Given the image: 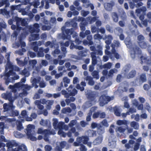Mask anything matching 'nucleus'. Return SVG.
Masks as SVG:
<instances>
[{
    "mask_svg": "<svg viewBox=\"0 0 151 151\" xmlns=\"http://www.w3.org/2000/svg\"><path fill=\"white\" fill-rule=\"evenodd\" d=\"M114 44L112 45V52L113 54L115 56V58L117 59H118L119 58V55L118 54L116 53L115 51V47H117L119 45V43L118 41H115L114 42Z\"/></svg>",
    "mask_w": 151,
    "mask_h": 151,
    "instance_id": "ddd939ff",
    "label": "nucleus"
},
{
    "mask_svg": "<svg viewBox=\"0 0 151 151\" xmlns=\"http://www.w3.org/2000/svg\"><path fill=\"white\" fill-rule=\"evenodd\" d=\"M39 27L40 26L38 24H34L33 27H31L29 31L31 32H38L39 31Z\"/></svg>",
    "mask_w": 151,
    "mask_h": 151,
    "instance_id": "6ab92c4d",
    "label": "nucleus"
},
{
    "mask_svg": "<svg viewBox=\"0 0 151 151\" xmlns=\"http://www.w3.org/2000/svg\"><path fill=\"white\" fill-rule=\"evenodd\" d=\"M75 100V98L73 97H70V99H66L65 100V101L67 103V104L68 105V104H69L70 101L73 102Z\"/></svg>",
    "mask_w": 151,
    "mask_h": 151,
    "instance_id": "3c124183",
    "label": "nucleus"
},
{
    "mask_svg": "<svg viewBox=\"0 0 151 151\" xmlns=\"http://www.w3.org/2000/svg\"><path fill=\"white\" fill-rule=\"evenodd\" d=\"M109 126V124L107 122V121L106 119H104L101 123L99 127L100 128L102 127H107Z\"/></svg>",
    "mask_w": 151,
    "mask_h": 151,
    "instance_id": "c9c22d12",
    "label": "nucleus"
},
{
    "mask_svg": "<svg viewBox=\"0 0 151 151\" xmlns=\"http://www.w3.org/2000/svg\"><path fill=\"white\" fill-rule=\"evenodd\" d=\"M112 16L113 20L115 22H117L118 21V18L116 14L113 13Z\"/></svg>",
    "mask_w": 151,
    "mask_h": 151,
    "instance_id": "49530a36",
    "label": "nucleus"
},
{
    "mask_svg": "<svg viewBox=\"0 0 151 151\" xmlns=\"http://www.w3.org/2000/svg\"><path fill=\"white\" fill-rule=\"evenodd\" d=\"M119 108L117 106H115L114 108V114L117 116H119L120 115V113L119 111Z\"/></svg>",
    "mask_w": 151,
    "mask_h": 151,
    "instance_id": "4c0bfd02",
    "label": "nucleus"
},
{
    "mask_svg": "<svg viewBox=\"0 0 151 151\" xmlns=\"http://www.w3.org/2000/svg\"><path fill=\"white\" fill-rule=\"evenodd\" d=\"M109 146L111 147L114 148L115 147L116 145V141L114 139V140H111V137L109 138Z\"/></svg>",
    "mask_w": 151,
    "mask_h": 151,
    "instance_id": "cd10ccee",
    "label": "nucleus"
},
{
    "mask_svg": "<svg viewBox=\"0 0 151 151\" xmlns=\"http://www.w3.org/2000/svg\"><path fill=\"white\" fill-rule=\"evenodd\" d=\"M131 127L135 129H138L139 127V125L138 123L135 122H132L130 123Z\"/></svg>",
    "mask_w": 151,
    "mask_h": 151,
    "instance_id": "2f4dec72",
    "label": "nucleus"
},
{
    "mask_svg": "<svg viewBox=\"0 0 151 151\" xmlns=\"http://www.w3.org/2000/svg\"><path fill=\"white\" fill-rule=\"evenodd\" d=\"M76 123V121L72 120L70 122V123L69 124V125L70 127H71L75 125Z\"/></svg>",
    "mask_w": 151,
    "mask_h": 151,
    "instance_id": "69168bd1",
    "label": "nucleus"
},
{
    "mask_svg": "<svg viewBox=\"0 0 151 151\" xmlns=\"http://www.w3.org/2000/svg\"><path fill=\"white\" fill-rule=\"evenodd\" d=\"M99 126L100 125L99 124L94 122L92 123L91 124V127L93 129L95 128H99Z\"/></svg>",
    "mask_w": 151,
    "mask_h": 151,
    "instance_id": "864d4df0",
    "label": "nucleus"
},
{
    "mask_svg": "<svg viewBox=\"0 0 151 151\" xmlns=\"http://www.w3.org/2000/svg\"><path fill=\"white\" fill-rule=\"evenodd\" d=\"M79 144V145H80V150L81 151H87V149L85 147V146L83 145L82 144Z\"/></svg>",
    "mask_w": 151,
    "mask_h": 151,
    "instance_id": "603ef678",
    "label": "nucleus"
},
{
    "mask_svg": "<svg viewBox=\"0 0 151 151\" xmlns=\"http://www.w3.org/2000/svg\"><path fill=\"white\" fill-rule=\"evenodd\" d=\"M73 88V86L70 85L68 88V91L70 92L69 93L70 95L72 96H75L77 93V91L75 88H73L71 91V90Z\"/></svg>",
    "mask_w": 151,
    "mask_h": 151,
    "instance_id": "aec40b11",
    "label": "nucleus"
},
{
    "mask_svg": "<svg viewBox=\"0 0 151 151\" xmlns=\"http://www.w3.org/2000/svg\"><path fill=\"white\" fill-rule=\"evenodd\" d=\"M19 5L17 6H12L11 7V9L12 10H19Z\"/></svg>",
    "mask_w": 151,
    "mask_h": 151,
    "instance_id": "680f3d73",
    "label": "nucleus"
},
{
    "mask_svg": "<svg viewBox=\"0 0 151 151\" xmlns=\"http://www.w3.org/2000/svg\"><path fill=\"white\" fill-rule=\"evenodd\" d=\"M89 13V12L88 11L85 12L84 11H81V14L84 17L86 16Z\"/></svg>",
    "mask_w": 151,
    "mask_h": 151,
    "instance_id": "e2e57ef3",
    "label": "nucleus"
},
{
    "mask_svg": "<svg viewBox=\"0 0 151 151\" xmlns=\"http://www.w3.org/2000/svg\"><path fill=\"white\" fill-rule=\"evenodd\" d=\"M14 136L17 138H20L22 137V135L19 132H16L14 133Z\"/></svg>",
    "mask_w": 151,
    "mask_h": 151,
    "instance_id": "5fc2aeb1",
    "label": "nucleus"
},
{
    "mask_svg": "<svg viewBox=\"0 0 151 151\" xmlns=\"http://www.w3.org/2000/svg\"><path fill=\"white\" fill-rule=\"evenodd\" d=\"M70 111L71 110L69 108H64L62 110V112L63 113H69Z\"/></svg>",
    "mask_w": 151,
    "mask_h": 151,
    "instance_id": "a18cd8bd",
    "label": "nucleus"
},
{
    "mask_svg": "<svg viewBox=\"0 0 151 151\" xmlns=\"http://www.w3.org/2000/svg\"><path fill=\"white\" fill-rule=\"evenodd\" d=\"M74 134V135L77 136L78 135V134L77 132H76L75 129L74 128H72L68 134L67 135L69 137H71L72 135V134Z\"/></svg>",
    "mask_w": 151,
    "mask_h": 151,
    "instance_id": "c756f323",
    "label": "nucleus"
},
{
    "mask_svg": "<svg viewBox=\"0 0 151 151\" xmlns=\"http://www.w3.org/2000/svg\"><path fill=\"white\" fill-rule=\"evenodd\" d=\"M63 81L64 83V86L66 87L68 85L66 84H69L70 82V80L68 79L67 77H65L63 78Z\"/></svg>",
    "mask_w": 151,
    "mask_h": 151,
    "instance_id": "72a5a7b5",
    "label": "nucleus"
},
{
    "mask_svg": "<svg viewBox=\"0 0 151 151\" xmlns=\"http://www.w3.org/2000/svg\"><path fill=\"white\" fill-rule=\"evenodd\" d=\"M40 124L41 125L45 126L50 124V122L48 120H44L42 119L40 122Z\"/></svg>",
    "mask_w": 151,
    "mask_h": 151,
    "instance_id": "bb28decb",
    "label": "nucleus"
},
{
    "mask_svg": "<svg viewBox=\"0 0 151 151\" xmlns=\"http://www.w3.org/2000/svg\"><path fill=\"white\" fill-rule=\"evenodd\" d=\"M98 48H99V50L96 52V53L100 55H101L102 54V47L100 46H99L98 47Z\"/></svg>",
    "mask_w": 151,
    "mask_h": 151,
    "instance_id": "bf43d9fd",
    "label": "nucleus"
},
{
    "mask_svg": "<svg viewBox=\"0 0 151 151\" xmlns=\"http://www.w3.org/2000/svg\"><path fill=\"white\" fill-rule=\"evenodd\" d=\"M11 28L13 30H14L16 29H17V30H19L21 29V27H19L18 25H17V26L16 27V26L15 25H13L11 26Z\"/></svg>",
    "mask_w": 151,
    "mask_h": 151,
    "instance_id": "052dcab7",
    "label": "nucleus"
},
{
    "mask_svg": "<svg viewBox=\"0 0 151 151\" xmlns=\"http://www.w3.org/2000/svg\"><path fill=\"white\" fill-rule=\"evenodd\" d=\"M95 18H94L93 19H91V17H88L87 18V20L84 19L82 17H78V20L79 21H81V23L80 27L82 31H83L85 29V26L88 23L91 24L94 21Z\"/></svg>",
    "mask_w": 151,
    "mask_h": 151,
    "instance_id": "20e7f679",
    "label": "nucleus"
},
{
    "mask_svg": "<svg viewBox=\"0 0 151 151\" xmlns=\"http://www.w3.org/2000/svg\"><path fill=\"white\" fill-rule=\"evenodd\" d=\"M35 127L32 125H28L27 127V138L32 141L36 140L35 137V132L34 131Z\"/></svg>",
    "mask_w": 151,
    "mask_h": 151,
    "instance_id": "39448f33",
    "label": "nucleus"
},
{
    "mask_svg": "<svg viewBox=\"0 0 151 151\" xmlns=\"http://www.w3.org/2000/svg\"><path fill=\"white\" fill-rule=\"evenodd\" d=\"M45 100L44 99H41L40 100H36L35 102V104L37 106V107L40 109H42L43 108V105H41V104H44L46 103Z\"/></svg>",
    "mask_w": 151,
    "mask_h": 151,
    "instance_id": "4468645a",
    "label": "nucleus"
},
{
    "mask_svg": "<svg viewBox=\"0 0 151 151\" xmlns=\"http://www.w3.org/2000/svg\"><path fill=\"white\" fill-rule=\"evenodd\" d=\"M125 43L127 47L130 48L131 55L132 58H134V54H137L140 53V51L137 49L136 47L133 46L132 48L130 46H132V44L130 42V39L129 38H127L125 39Z\"/></svg>",
    "mask_w": 151,
    "mask_h": 151,
    "instance_id": "7ed1b4c3",
    "label": "nucleus"
},
{
    "mask_svg": "<svg viewBox=\"0 0 151 151\" xmlns=\"http://www.w3.org/2000/svg\"><path fill=\"white\" fill-rule=\"evenodd\" d=\"M86 79L87 81H89L88 83L91 86H92L94 84V82L93 81L91 80V78L89 76H87Z\"/></svg>",
    "mask_w": 151,
    "mask_h": 151,
    "instance_id": "c03bdc74",
    "label": "nucleus"
},
{
    "mask_svg": "<svg viewBox=\"0 0 151 151\" xmlns=\"http://www.w3.org/2000/svg\"><path fill=\"white\" fill-rule=\"evenodd\" d=\"M146 80V78L145 75V74H142L140 76L138 80L139 84H141L142 83L145 82ZM138 80H137L138 81Z\"/></svg>",
    "mask_w": 151,
    "mask_h": 151,
    "instance_id": "b1692460",
    "label": "nucleus"
},
{
    "mask_svg": "<svg viewBox=\"0 0 151 151\" xmlns=\"http://www.w3.org/2000/svg\"><path fill=\"white\" fill-rule=\"evenodd\" d=\"M96 108L95 107H92L91 108V112H89L88 114V116L86 117V120L87 121H89L91 120V116L92 114V111H93L94 110H96Z\"/></svg>",
    "mask_w": 151,
    "mask_h": 151,
    "instance_id": "c85d7f7f",
    "label": "nucleus"
},
{
    "mask_svg": "<svg viewBox=\"0 0 151 151\" xmlns=\"http://www.w3.org/2000/svg\"><path fill=\"white\" fill-rule=\"evenodd\" d=\"M114 99L113 96L109 97L105 95H102L99 99L100 105L101 106H103L107 103V101L112 100Z\"/></svg>",
    "mask_w": 151,
    "mask_h": 151,
    "instance_id": "6e6552de",
    "label": "nucleus"
},
{
    "mask_svg": "<svg viewBox=\"0 0 151 151\" xmlns=\"http://www.w3.org/2000/svg\"><path fill=\"white\" fill-rule=\"evenodd\" d=\"M37 133L39 134H42L47 135L49 134V132L46 130H43L42 128H39L37 131Z\"/></svg>",
    "mask_w": 151,
    "mask_h": 151,
    "instance_id": "a878e982",
    "label": "nucleus"
},
{
    "mask_svg": "<svg viewBox=\"0 0 151 151\" xmlns=\"http://www.w3.org/2000/svg\"><path fill=\"white\" fill-rule=\"evenodd\" d=\"M88 138L87 136H82L81 137H78L77 138V142L74 143V145L75 146H78L80 143L82 142L84 144H87L89 147L91 146V143L88 142Z\"/></svg>",
    "mask_w": 151,
    "mask_h": 151,
    "instance_id": "423d86ee",
    "label": "nucleus"
},
{
    "mask_svg": "<svg viewBox=\"0 0 151 151\" xmlns=\"http://www.w3.org/2000/svg\"><path fill=\"white\" fill-rule=\"evenodd\" d=\"M96 101L93 100L91 101L87 102L83 105V107L84 108H87L91 106L92 105L95 104Z\"/></svg>",
    "mask_w": 151,
    "mask_h": 151,
    "instance_id": "4be33fe9",
    "label": "nucleus"
},
{
    "mask_svg": "<svg viewBox=\"0 0 151 151\" xmlns=\"http://www.w3.org/2000/svg\"><path fill=\"white\" fill-rule=\"evenodd\" d=\"M82 2L83 3V5L86 8L87 7L89 6L91 10L94 9V6L93 4H90L89 1L88 0H82Z\"/></svg>",
    "mask_w": 151,
    "mask_h": 151,
    "instance_id": "a211bd4d",
    "label": "nucleus"
},
{
    "mask_svg": "<svg viewBox=\"0 0 151 151\" xmlns=\"http://www.w3.org/2000/svg\"><path fill=\"white\" fill-rule=\"evenodd\" d=\"M125 129L122 127H118L116 129V132L118 131L120 132L123 133L125 131Z\"/></svg>",
    "mask_w": 151,
    "mask_h": 151,
    "instance_id": "a19ab883",
    "label": "nucleus"
},
{
    "mask_svg": "<svg viewBox=\"0 0 151 151\" xmlns=\"http://www.w3.org/2000/svg\"><path fill=\"white\" fill-rule=\"evenodd\" d=\"M139 44L140 46L142 48H145L147 47L146 44L144 42H139Z\"/></svg>",
    "mask_w": 151,
    "mask_h": 151,
    "instance_id": "09e8293b",
    "label": "nucleus"
},
{
    "mask_svg": "<svg viewBox=\"0 0 151 151\" xmlns=\"http://www.w3.org/2000/svg\"><path fill=\"white\" fill-rule=\"evenodd\" d=\"M21 115L22 117L25 119L27 121H31L32 120L31 118L28 117V114L27 112L25 110H23L21 113Z\"/></svg>",
    "mask_w": 151,
    "mask_h": 151,
    "instance_id": "f3484780",
    "label": "nucleus"
},
{
    "mask_svg": "<svg viewBox=\"0 0 151 151\" xmlns=\"http://www.w3.org/2000/svg\"><path fill=\"white\" fill-rule=\"evenodd\" d=\"M38 38V35L37 34H34L32 35L30 37V39L31 40H37Z\"/></svg>",
    "mask_w": 151,
    "mask_h": 151,
    "instance_id": "37998d69",
    "label": "nucleus"
},
{
    "mask_svg": "<svg viewBox=\"0 0 151 151\" xmlns=\"http://www.w3.org/2000/svg\"><path fill=\"white\" fill-rule=\"evenodd\" d=\"M16 19L17 25H19L21 24L22 26H25L27 24V19H22L21 18L17 17Z\"/></svg>",
    "mask_w": 151,
    "mask_h": 151,
    "instance_id": "2eb2a0df",
    "label": "nucleus"
},
{
    "mask_svg": "<svg viewBox=\"0 0 151 151\" xmlns=\"http://www.w3.org/2000/svg\"><path fill=\"white\" fill-rule=\"evenodd\" d=\"M92 75L94 78L98 79L99 78V76L98 75V72L97 71H94L92 73Z\"/></svg>",
    "mask_w": 151,
    "mask_h": 151,
    "instance_id": "8fccbe9b",
    "label": "nucleus"
},
{
    "mask_svg": "<svg viewBox=\"0 0 151 151\" xmlns=\"http://www.w3.org/2000/svg\"><path fill=\"white\" fill-rule=\"evenodd\" d=\"M8 64H7L6 67V72H7L6 74V76L8 77V79L11 81V79L12 80H15L19 79V76L16 75L15 73L11 70L12 69L11 68H10V70H8V68L9 67V66H8Z\"/></svg>",
    "mask_w": 151,
    "mask_h": 151,
    "instance_id": "0eeeda50",
    "label": "nucleus"
},
{
    "mask_svg": "<svg viewBox=\"0 0 151 151\" xmlns=\"http://www.w3.org/2000/svg\"><path fill=\"white\" fill-rule=\"evenodd\" d=\"M94 38L95 39H99L102 38L99 35V34H97L95 35L94 36Z\"/></svg>",
    "mask_w": 151,
    "mask_h": 151,
    "instance_id": "338daca9",
    "label": "nucleus"
},
{
    "mask_svg": "<svg viewBox=\"0 0 151 151\" xmlns=\"http://www.w3.org/2000/svg\"><path fill=\"white\" fill-rule=\"evenodd\" d=\"M53 101L52 100H48L46 101L45 104L47 106V108L48 109H51V106L53 104Z\"/></svg>",
    "mask_w": 151,
    "mask_h": 151,
    "instance_id": "473e14b6",
    "label": "nucleus"
},
{
    "mask_svg": "<svg viewBox=\"0 0 151 151\" xmlns=\"http://www.w3.org/2000/svg\"><path fill=\"white\" fill-rule=\"evenodd\" d=\"M135 74V71L134 70H132L129 72L127 76V78H133Z\"/></svg>",
    "mask_w": 151,
    "mask_h": 151,
    "instance_id": "ea45409f",
    "label": "nucleus"
},
{
    "mask_svg": "<svg viewBox=\"0 0 151 151\" xmlns=\"http://www.w3.org/2000/svg\"><path fill=\"white\" fill-rule=\"evenodd\" d=\"M91 56L92 61V64H96V58L94 53L93 52H92L91 53Z\"/></svg>",
    "mask_w": 151,
    "mask_h": 151,
    "instance_id": "79ce46f5",
    "label": "nucleus"
},
{
    "mask_svg": "<svg viewBox=\"0 0 151 151\" xmlns=\"http://www.w3.org/2000/svg\"><path fill=\"white\" fill-rule=\"evenodd\" d=\"M19 43L21 45V47L22 48V52L21 51H16V52L20 55H23V52L26 51V50L23 47L25 46V44L24 42L22 40H20Z\"/></svg>",
    "mask_w": 151,
    "mask_h": 151,
    "instance_id": "dca6fc26",
    "label": "nucleus"
},
{
    "mask_svg": "<svg viewBox=\"0 0 151 151\" xmlns=\"http://www.w3.org/2000/svg\"><path fill=\"white\" fill-rule=\"evenodd\" d=\"M65 29V27H63L62 28V30L63 31V33L64 35L63 37H64V39H69L70 38V35L75 33L73 31V29L68 30L66 29L65 31L64 30Z\"/></svg>",
    "mask_w": 151,
    "mask_h": 151,
    "instance_id": "9d476101",
    "label": "nucleus"
},
{
    "mask_svg": "<svg viewBox=\"0 0 151 151\" xmlns=\"http://www.w3.org/2000/svg\"><path fill=\"white\" fill-rule=\"evenodd\" d=\"M53 124L54 128L55 129H58V124H57L58 123V120L54 118L53 119Z\"/></svg>",
    "mask_w": 151,
    "mask_h": 151,
    "instance_id": "e433bc0d",
    "label": "nucleus"
},
{
    "mask_svg": "<svg viewBox=\"0 0 151 151\" xmlns=\"http://www.w3.org/2000/svg\"><path fill=\"white\" fill-rule=\"evenodd\" d=\"M116 124L119 126H121L123 125H126L128 124V122L125 120H119L116 121Z\"/></svg>",
    "mask_w": 151,
    "mask_h": 151,
    "instance_id": "393cba45",
    "label": "nucleus"
},
{
    "mask_svg": "<svg viewBox=\"0 0 151 151\" xmlns=\"http://www.w3.org/2000/svg\"><path fill=\"white\" fill-rule=\"evenodd\" d=\"M114 126L113 125H111L110 129H109V132L111 133H113L114 131L113 130V129L114 128Z\"/></svg>",
    "mask_w": 151,
    "mask_h": 151,
    "instance_id": "774afa93",
    "label": "nucleus"
},
{
    "mask_svg": "<svg viewBox=\"0 0 151 151\" xmlns=\"http://www.w3.org/2000/svg\"><path fill=\"white\" fill-rule=\"evenodd\" d=\"M141 62V63L142 64V63L143 62H146V63L149 64H151V62L150 61L148 60H146V58L145 57L142 56L140 58Z\"/></svg>",
    "mask_w": 151,
    "mask_h": 151,
    "instance_id": "58836bf2",
    "label": "nucleus"
},
{
    "mask_svg": "<svg viewBox=\"0 0 151 151\" xmlns=\"http://www.w3.org/2000/svg\"><path fill=\"white\" fill-rule=\"evenodd\" d=\"M58 125L59 126L58 129H60L58 132V134L63 137H65L67 134L63 132L61 129H63L65 130H67L68 129V126L64 125V123L62 122L59 123Z\"/></svg>",
    "mask_w": 151,
    "mask_h": 151,
    "instance_id": "1a4fd4ad",
    "label": "nucleus"
},
{
    "mask_svg": "<svg viewBox=\"0 0 151 151\" xmlns=\"http://www.w3.org/2000/svg\"><path fill=\"white\" fill-rule=\"evenodd\" d=\"M40 83V88H44L46 86V84L44 83L42 80H41L40 78L37 79H34L33 80L32 85L33 86L35 87V88H37L38 86L36 85V83Z\"/></svg>",
    "mask_w": 151,
    "mask_h": 151,
    "instance_id": "9b49d317",
    "label": "nucleus"
},
{
    "mask_svg": "<svg viewBox=\"0 0 151 151\" xmlns=\"http://www.w3.org/2000/svg\"><path fill=\"white\" fill-rule=\"evenodd\" d=\"M111 63H109L106 64L104 65V68H106L109 69L111 66Z\"/></svg>",
    "mask_w": 151,
    "mask_h": 151,
    "instance_id": "13d9d810",
    "label": "nucleus"
},
{
    "mask_svg": "<svg viewBox=\"0 0 151 151\" xmlns=\"http://www.w3.org/2000/svg\"><path fill=\"white\" fill-rule=\"evenodd\" d=\"M50 29V26H43L42 27V29L43 30H49Z\"/></svg>",
    "mask_w": 151,
    "mask_h": 151,
    "instance_id": "0e129e2a",
    "label": "nucleus"
},
{
    "mask_svg": "<svg viewBox=\"0 0 151 151\" xmlns=\"http://www.w3.org/2000/svg\"><path fill=\"white\" fill-rule=\"evenodd\" d=\"M117 70L115 68L111 69L109 71L108 74V76H111L113 73H116L117 72Z\"/></svg>",
    "mask_w": 151,
    "mask_h": 151,
    "instance_id": "de8ad7c7",
    "label": "nucleus"
},
{
    "mask_svg": "<svg viewBox=\"0 0 151 151\" xmlns=\"http://www.w3.org/2000/svg\"><path fill=\"white\" fill-rule=\"evenodd\" d=\"M146 10L145 7L142 6L140 9H138L136 10V13L137 16H139V14H143L144 12Z\"/></svg>",
    "mask_w": 151,
    "mask_h": 151,
    "instance_id": "412c9836",
    "label": "nucleus"
},
{
    "mask_svg": "<svg viewBox=\"0 0 151 151\" xmlns=\"http://www.w3.org/2000/svg\"><path fill=\"white\" fill-rule=\"evenodd\" d=\"M114 4L112 2L111 3H106L105 4L104 6L105 9L108 11H110L112 9V7L113 6Z\"/></svg>",
    "mask_w": 151,
    "mask_h": 151,
    "instance_id": "5701e85b",
    "label": "nucleus"
},
{
    "mask_svg": "<svg viewBox=\"0 0 151 151\" xmlns=\"http://www.w3.org/2000/svg\"><path fill=\"white\" fill-rule=\"evenodd\" d=\"M105 37V38L104 37H102L104 39L106 40L105 42L106 45V49L105 50V53L106 55H109L110 53L108 51V50L109 49L110 47L108 46V44H110L112 38L111 36H108L107 37Z\"/></svg>",
    "mask_w": 151,
    "mask_h": 151,
    "instance_id": "f8f14e48",
    "label": "nucleus"
},
{
    "mask_svg": "<svg viewBox=\"0 0 151 151\" xmlns=\"http://www.w3.org/2000/svg\"><path fill=\"white\" fill-rule=\"evenodd\" d=\"M25 81V79L24 78L22 79L21 82L15 84L14 86L10 85L9 87L11 89H13L14 90H17L22 89L24 90V91L22 93L19 94V96L21 97L25 96L27 94L26 91L30 89L31 87L29 86H28L27 85L24 84L22 83L24 82Z\"/></svg>",
    "mask_w": 151,
    "mask_h": 151,
    "instance_id": "f257e3e1",
    "label": "nucleus"
},
{
    "mask_svg": "<svg viewBox=\"0 0 151 151\" xmlns=\"http://www.w3.org/2000/svg\"><path fill=\"white\" fill-rule=\"evenodd\" d=\"M2 97H5V98L8 99L10 102L9 104H4L3 105V107L5 111H7L11 109H13L14 107L12 105V102L14 100V98L12 97V93H9L3 94L2 95Z\"/></svg>",
    "mask_w": 151,
    "mask_h": 151,
    "instance_id": "f03ea898",
    "label": "nucleus"
},
{
    "mask_svg": "<svg viewBox=\"0 0 151 151\" xmlns=\"http://www.w3.org/2000/svg\"><path fill=\"white\" fill-rule=\"evenodd\" d=\"M102 140V136H100L94 141L93 143L94 145L99 144L101 142Z\"/></svg>",
    "mask_w": 151,
    "mask_h": 151,
    "instance_id": "7c9ffc66",
    "label": "nucleus"
},
{
    "mask_svg": "<svg viewBox=\"0 0 151 151\" xmlns=\"http://www.w3.org/2000/svg\"><path fill=\"white\" fill-rule=\"evenodd\" d=\"M26 148L25 146L22 145L20 146L17 149H16L15 151H26Z\"/></svg>",
    "mask_w": 151,
    "mask_h": 151,
    "instance_id": "f704fd0d",
    "label": "nucleus"
},
{
    "mask_svg": "<svg viewBox=\"0 0 151 151\" xmlns=\"http://www.w3.org/2000/svg\"><path fill=\"white\" fill-rule=\"evenodd\" d=\"M17 129L19 130H20L23 129V127L22 126V125L19 122L17 123Z\"/></svg>",
    "mask_w": 151,
    "mask_h": 151,
    "instance_id": "4d7b16f0",
    "label": "nucleus"
},
{
    "mask_svg": "<svg viewBox=\"0 0 151 151\" xmlns=\"http://www.w3.org/2000/svg\"><path fill=\"white\" fill-rule=\"evenodd\" d=\"M144 38L143 36L141 35L139 36L138 37V43H139V42H144Z\"/></svg>",
    "mask_w": 151,
    "mask_h": 151,
    "instance_id": "6e6d98bb",
    "label": "nucleus"
}]
</instances>
